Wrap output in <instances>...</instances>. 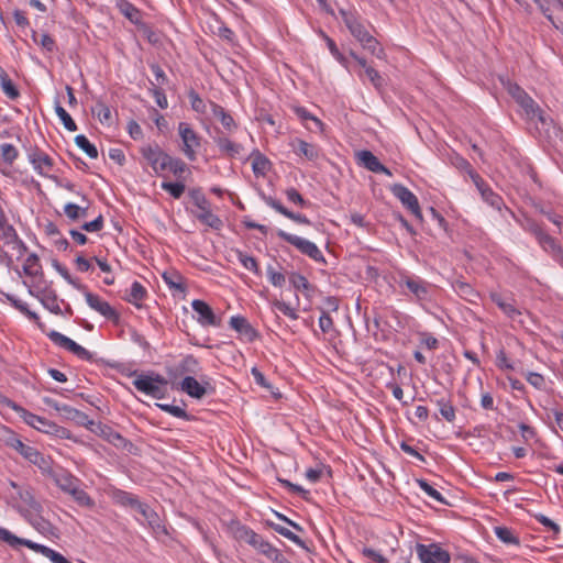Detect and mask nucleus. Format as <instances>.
<instances>
[{
	"instance_id": "f257e3e1",
	"label": "nucleus",
	"mask_w": 563,
	"mask_h": 563,
	"mask_svg": "<svg viewBox=\"0 0 563 563\" xmlns=\"http://www.w3.org/2000/svg\"><path fill=\"white\" fill-rule=\"evenodd\" d=\"M340 14L345 26L349 29L351 34L361 43V45L369 51L373 55L382 58L384 49L379 46L377 40L372 36L361 20L352 12L340 10Z\"/></svg>"
},
{
	"instance_id": "f03ea898",
	"label": "nucleus",
	"mask_w": 563,
	"mask_h": 563,
	"mask_svg": "<svg viewBox=\"0 0 563 563\" xmlns=\"http://www.w3.org/2000/svg\"><path fill=\"white\" fill-rule=\"evenodd\" d=\"M30 320L34 321L37 327L42 330V332L46 333L47 338L57 346L73 353L76 355L79 360L82 361H91L92 360V353L86 350L84 346L76 343L74 340L69 339L68 336L62 334L58 331L45 330V324L41 322V319L38 314L30 309L24 313Z\"/></svg>"
},
{
	"instance_id": "7ed1b4c3",
	"label": "nucleus",
	"mask_w": 563,
	"mask_h": 563,
	"mask_svg": "<svg viewBox=\"0 0 563 563\" xmlns=\"http://www.w3.org/2000/svg\"><path fill=\"white\" fill-rule=\"evenodd\" d=\"M397 284L402 289V294L416 302L421 303L431 299L432 285L420 276L400 271L398 272Z\"/></svg>"
},
{
	"instance_id": "20e7f679",
	"label": "nucleus",
	"mask_w": 563,
	"mask_h": 563,
	"mask_svg": "<svg viewBox=\"0 0 563 563\" xmlns=\"http://www.w3.org/2000/svg\"><path fill=\"white\" fill-rule=\"evenodd\" d=\"M8 485L12 489L10 492V499L12 500V506L16 508L24 517L26 514L41 512L42 506L35 499L33 488L27 484H18L13 481H8Z\"/></svg>"
},
{
	"instance_id": "39448f33",
	"label": "nucleus",
	"mask_w": 563,
	"mask_h": 563,
	"mask_svg": "<svg viewBox=\"0 0 563 563\" xmlns=\"http://www.w3.org/2000/svg\"><path fill=\"white\" fill-rule=\"evenodd\" d=\"M167 379L159 374L153 375H137L133 380V386L136 390L151 396L155 399H162L166 396Z\"/></svg>"
},
{
	"instance_id": "423d86ee",
	"label": "nucleus",
	"mask_w": 563,
	"mask_h": 563,
	"mask_svg": "<svg viewBox=\"0 0 563 563\" xmlns=\"http://www.w3.org/2000/svg\"><path fill=\"white\" fill-rule=\"evenodd\" d=\"M189 196L197 207L198 211L195 212V217L203 224L212 228L220 229L222 225L221 219L212 213L210 210V203L206 196L202 194L200 189H191L189 191Z\"/></svg>"
},
{
	"instance_id": "0eeeda50",
	"label": "nucleus",
	"mask_w": 563,
	"mask_h": 563,
	"mask_svg": "<svg viewBox=\"0 0 563 563\" xmlns=\"http://www.w3.org/2000/svg\"><path fill=\"white\" fill-rule=\"evenodd\" d=\"M508 92L522 108L529 120H538L541 123H545V118L538 103L520 86L516 84L510 85Z\"/></svg>"
},
{
	"instance_id": "6e6552de",
	"label": "nucleus",
	"mask_w": 563,
	"mask_h": 563,
	"mask_svg": "<svg viewBox=\"0 0 563 563\" xmlns=\"http://www.w3.org/2000/svg\"><path fill=\"white\" fill-rule=\"evenodd\" d=\"M277 236L295 246L300 253L307 255L314 262L325 264V258L322 252L313 242L298 235L287 233L283 230L277 231Z\"/></svg>"
},
{
	"instance_id": "1a4fd4ad",
	"label": "nucleus",
	"mask_w": 563,
	"mask_h": 563,
	"mask_svg": "<svg viewBox=\"0 0 563 563\" xmlns=\"http://www.w3.org/2000/svg\"><path fill=\"white\" fill-rule=\"evenodd\" d=\"M178 134L183 143L181 152L188 161H196L197 150L201 146V137L187 122L178 124Z\"/></svg>"
},
{
	"instance_id": "9d476101",
	"label": "nucleus",
	"mask_w": 563,
	"mask_h": 563,
	"mask_svg": "<svg viewBox=\"0 0 563 563\" xmlns=\"http://www.w3.org/2000/svg\"><path fill=\"white\" fill-rule=\"evenodd\" d=\"M140 151L156 175H162L167 170V164L170 161V155L164 152L159 145H144Z\"/></svg>"
},
{
	"instance_id": "9b49d317",
	"label": "nucleus",
	"mask_w": 563,
	"mask_h": 563,
	"mask_svg": "<svg viewBox=\"0 0 563 563\" xmlns=\"http://www.w3.org/2000/svg\"><path fill=\"white\" fill-rule=\"evenodd\" d=\"M35 288L36 289H34L32 286H29V294L31 296L38 299L44 308H46L52 313L63 314L59 302H64V300L58 299L56 291L52 287L45 285L44 287L36 286Z\"/></svg>"
},
{
	"instance_id": "f8f14e48",
	"label": "nucleus",
	"mask_w": 563,
	"mask_h": 563,
	"mask_svg": "<svg viewBox=\"0 0 563 563\" xmlns=\"http://www.w3.org/2000/svg\"><path fill=\"white\" fill-rule=\"evenodd\" d=\"M416 552L421 563H450V553L438 543H417Z\"/></svg>"
},
{
	"instance_id": "ddd939ff",
	"label": "nucleus",
	"mask_w": 563,
	"mask_h": 563,
	"mask_svg": "<svg viewBox=\"0 0 563 563\" xmlns=\"http://www.w3.org/2000/svg\"><path fill=\"white\" fill-rule=\"evenodd\" d=\"M0 239L5 245L16 251L18 257L23 256L27 251L26 244L19 238L13 225L8 222L5 214L0 219Z\"/></svg>"
},
{
	"instance_id": "4468645a",
	"label": "nucleus",
	"mask_w": 563,
	"mask_h": 563,
	"mask_svg": "<svg viewBox=\"0 0 563 563\" xmlns=\"http://www.w3.org/2000/svg\"><path fill=\"white\" fill-rule=\"evenodd\" d=\"M393 195L406 207L419 221H422V212L418 198L406 186L395 184L390 188Z\"/></svg>"
},
{
	"instance_id": "2eb2a0df",
	"label": "nucleus",
	"mask_w": 563,
	"mask_h": 563,
	"mask_svg": "<svg viewBox=\"0 0 563 563\" xmlns=\"http://www.w3.org/2000/svg\"><path fill=\"white\" fill-rule=\"evenodd\" d=\"M5 404L9 408L14 410L20 416V418H22L23 421L26 424H29L30 427H33L36 430L44 432V433H47L48 429H51L52 423H53L52 421H48L47 419H45L43 417H40L37 415H34V413L27 411L26 409H24L23 407H21L20 405H18L16 402H14L12 400L7 399Z\"/></svg>"
},
{
	"instance_id": "dca6fc26",
	"label": "nucleus",
	"mask_w": 563,
	"mask_h": 563,
	"mask_svg": "<svg viewBox=\"0 0 563 563\" xmlns=\"http://www.w3.org/2000/svg\"><path fill=\"white\" fill-rule=\"evenodd\" d=\"M84 290L86 302L92 310L97 311L108 320L118 321L119 313L115 311L114 308L110 306L108 301H104L98 295L86 290V288Z\"/></svg>"
},
{
	"instance_id": "f3484780",
	"label": "nucleus",
	"mask_w": 563,
	"mask_h": 563,
	"mask_svg": "<svg viewBox=\"0 0 563 563\" xmlns=\"http://www.w3.org/2000/svg\"><path fill=\"white\" fill-rule=\"evenodd\" d=\"M191 308L197 313V322L202 327L220 325V319L217 318L212 308L206 301L195 299L191 302Z\"/></svg>"
},
{
	"instance_id": "a211bd4d",
	"label": "nucleus",
	"mask_w": 563,
	"mask_h": 563,
	"mask_svg": "<svg viewBox=\"0 0 563 563\" xmlns=\"http://www.w3.org/2000/svg\"><path fill=\"white\" fill-rule=\"evenodd\" d=\"M212 140L218 146L221 155L228 158H239L244 151L242 144L231 141L219 130H217L216 135L212 136Z\"/></svg>"
},
{
	"instance_id": "6ab92c4d",
	"label": "nucleus",
	"mask_w": 563,
	"mask_h": 563,
	"mask_svg": "<svg viewBox=\"0 0 563 563\" xmlns=\"http://www.w3.org/2000/svg\"><path fill=\"white\" fill-rule=\"evenodd\" d=\"M180 388L188 396L196 399H201L208 393L209 389L213 391V387H211V385L208 382L201 384L192 376H186L181 380Z\"/></svg>"
},
{
	"instance_id": "aec40b11",
	"label": "nucleus",
	"mask_w": 563,
	"mask_h": 563,
	"mask_svg": "<svg viewBox=\"0 0 563 563\" xmlns=\"http://www.w3.org/2000/svg\"><path fill=\"white\" fill-rule=\"evenodd\" d=\"M230 327L242 335L247 342L257 339L258 332L251 325L243 316H232L229 321Z\"/></svg>"
},
{
	"instance_id": "412c9836",
	"label": "nucleus",
	"mask_w": 563,
	"mask_h": 563,
	"mask_svg": "<svg viewBox=\"0 0 563 563\" xmlns=\"http://www.w3.org/2000/svg\"><path fill=\"white\" fill-rule=\"evenodd\" d=\"M27 157L35 172L41 176H46L53 168V159L40 148L30 152Z\"/></svg>"
},
{
	"instance_id": "4be33fe9",
	"label": "nucleus",
	"mask_w": 563,
	"mask_h": 563,
	"mask_svg": "<svg viewBox=\"0 0 563 563\" xmlns=\"http://www.w3.org/2000/svg\"><path fill=\"white\" fill-rule=\"evenodd\" d=\"M23 457L30 463L36 465L43 474L52 473V459L41 453L36 448L30 445L23 454Z\"/></svg>"
},
{
	"instance_id": "5701e85b",
	"label": "nucleus",
	"mask_w": 563,
	"mask_h": 563,
	"mask_svg": "<svg viewBox=\"0 0 563 563\" xmlns=\"http://www.w3.org/2000/svg\"><path fill=\"white\" fill-rule=\"evenodd\" d=\"M55 484L66 494H68L76 485H80L81 482L79 478L74 476L66 470L60 468L59 471H54L52 468V473L48 474Z\"/></svg>"
},
{
	"instance_id": "b1692460",
	"label": "nucleus",
	"mask_w": 563,
	"mask_h": 563,
	"mask_svg": "<svg viewBox=\"0 0 563 563\" xmlns=\"http://www.w3.org/2000/svg\"><path fill=\"white\" fill-rule=\"evenodd\" d=\"M290 146L296 155L303 156L310 162H316L321 155L320 148L317 145L300 139L291 141Z\"/></svg>"
},
{
	"instance_id": "393cba45",
	"label": "nucleus",
	"mask_w": 563,
	"mask_h": 563,
	"mask_svg": "<svg viewBox=\"0 0 563 563\" xmlns=\"http://www.w3.org/2000/svg\"><path fill=\"white\" fill-rule=\"evenodd\" d=\"M473 178L484 201L494 209L500 211L504 207L503 198L498 194L494 192L487 185H485L483 179L477 174Z\"/></svg>"
},
{
	"instance_id": "a878e982",
	"label": "nucleus",
	"mask_w": 563,
	"mask_h": 563,
	"mask_svg": "<svg viewBox=\"0 0 563 563\" xmlns=\"http://www.w3.org/2000/svg\"><path fill=\"white\" fill-rule=\"evenodd\" d=\"M264 201L267 206H269L271 208L276 210L278 213L283 214L284 217H286L299 224H306V225L311 224V221L305 214L295 213V212L288 210L278 200H276L275 198H273L271 196L264 197Z\"/></svg>"
},
{
	"instance_id": "bb28decb",
	"label": "nucleus",
	"mask_w": 563,
	"mask_h": 563,
	"mask_svg": "<svg viewBox=\"0 0 563 563\" xmlns=\"http://www.w3.org/2000/svg\"><path fill=\"white\" fill-rule=\"evenodd\" d=\"M490 299L508 318L515 320L521 314V311L516 307L514 299H508L498 292H492Z\"/></svg>"
},
{
	"instance_id": "cd10ccee",
	"label": "nucleus",
	"mask_w": 563,
	"mask_h": 563,
	"mask_svg": "<svg viewBox=\"0 0 563 563\" xmlns=\"http://www.w3.org/2000/svg\"><path fill=\"white\" fill-rule=\"evenodd\" d=\"M115 7L120 13L125 16L131 23L139 25L142 22V12L129 0H117Z\"/></svg>"
},
{
	"instance_id": "c85d7f7f",
	"label": "nucleus",
	"mask_w": 563,
	"mask_h": 563,
	"mask_svg": "<svg viewBox=\"0 0 563 563\" xmlns=\"http://www.w3.org/2000/svg\"><path fill=\"white\" fill-rule=\"evenodd\" d=\"M210 107L212 115L221 122L228 132H233L238 129L235 120L223 107L216 102H211Z\"/></svg>"
},
{
	"instance_id": "c756f323",
	"label": "nucleus",
	"mask_w": 563,
	"mask_h": 563,
	"mask_svg": "<svg viewBox=\"0 0 563 563\" xmlns=\"http://www.w3.org/2000/svg\"><path fill=\"white\" fill-rule=\"evenodd\" d=\"M289 283L296 290L302 291L306 298H312L316 287L302 274L291 272L289 274Z\"/></svg>"
},
{
	"instance_id": "7c9ffc66",
	"label": "nucleus",
	"mask_w": 563,
	"mask_h": 563,
	"mask_svg": "<svg viewBox=\"0 0 563 563\" xmlns=\"http://www.w3.org/2000/svg\"><path fill=\"white\" fill-rule=\"evenodd\" d=\"M23 273L33 278L43 279L44 278V272L40 262L38 256L35 253H31L23 264Z\"/></svg>"
},
{
	"instance_id": "2f4dec72",
	"label": "nucleus",
	"mask_w": 563,
	"mask_h": 563,
	"mask_svg": "<svg viewBox=\"0 0 563 563\" xmlns=\"http://www.w3.org/2000/svg\"><path fill=\"white\" fill-rule=\"evenodd\" d=\"M111 498L115 504L124 507H131L132 509L135 510L142 503L135 495L118 488L112 490Z\"/></svg>"
},
{
	"instance_id": "473e14b6",
	"label": "nucleus",
	"mask_w": 563,
	"mask_h": 563,
	"mask_svg": "<svg viewBox=\"0 0 563 563\" xmlns=\"http://www.w3.org/2000/svg\"><path fill=\"white\" fill-rule=\"evenodd\" d=\"M541 249L554 261L562 252V245L551 235L545 233L539 241Z\"/></svg>"
},
{
	"instance_id": "72a5a7b5",
	"label": "nucleus",
	"mask_w": 563,
	"mask_h": 563,
	"mask_svg": "<svg viewBox=\"0 0 563 563\" xmlns=\"http://www.w3.org/2000/svg\"><path fill=\"white\" fill-rule=\"evenodd\" d=\"M541 249L554 261L562 252V245L551 235L545 233L539 241Z\"/></svg>"
},
{
	"instance_id": "f704fd0d",
	"label": "nucleus",
	"mask_w": 563,
	"mask_h": 563,
	"mask_svg": "<svg viewBox=\"0 0 563 563\" xmlns=\"http://www.w3.org/2000/svg\"><path fill=\"white\" fill-rule=\"evenodd\" d=\"M0 87H1L2 91L4 92V95L11 100H15L20 97L19 89L12 82V80L10 79L5 69L1 66H0Z\"/></svg>"
},
{
	"instance_id": "c9c22d12",
	"label": "nucleus",
	"mask_w": 563,
	"mask_h": 563,
	"mask_svg": "<svg viewBox=\"0 0 563 563\" xmlns=\"http://www.w3.org/2000/svg\"><path fill=\"white\" fill-rule=\"evenodd\" d=\"M356 156H357L358 163L363 167L368 169L369 172L376 173V172H378V169H380L379 167H380L382 163L371 151H367V150L360 151L356 154Z\"/></svg>"
},
{
	"instance_id": "e433bc0d",
	"label": "nucleus",
	"mask_w": 563,
	"mask_h": 563,
	"mask_svg": "<svg viewBox=\"0 0 563 563\" xmlns=\"http://www.w3.org/2000/svg\"><path fill=\"white\" fill-rule=\"evenodd\" d=\"M147 291L140 282H133L130 292L125 296V300L137 308H141V301L145 299Z\"/></svg>"
},
{
	"instance_id": "4c0bfd02",
	"label": "nucleus",
	"mask_w": 563,
	"mask_h": 563,
	"mask_svg": "<svg viewBox=\"0 0 563 563\" xmlns=\"http://www.w3.org/2000/svg\"><path fill=\"white\" fill-rule=\"evenodd\" d=\"M136 511H139L143 518L148 522V525L156 531L163 530V526L161 523V519L158 515L148 507V505L141 503L140 506L136 508Z\"/></svg>"
},
{
	"instance_id": "58836bf2",
	"label": "nucleus",
	"mask_w": 563,
	"mask_h": 563,
	"mask_svg": "<svg viewBox=\"0 0 563 563\" xmlns=\"http://www.w3.org/2000/svg\"><path fill=\"white\" fill-rule=\"evenodd\" d=\"M234 537L236 540L244 541L251 547L262 538L261 534L246 526H239L234 531Z\"/></svg>"
},
{
	"instance_id": "ea45409f",
	"label": "nucleus",
	"mask_w": 563,
	"mask_h": 563,
	"mask_svg": "<svg viewBox=\"0 0 563 563\" xmlns=\"http://www.w3.org/2000/svg\"><path fill=\"white\" fill-rule=\"evenodd\" d=\"M271 527L278 534L285 537L288 540H290L291 542H294L295 544H297L301 549H303V550H306L308 552L310 551V549L307 545V543L301 538H299L296 533H294L291 530H289L288 528H286L284 526H280V525H277V523H272Z\"/></svg>"
},
{
	"instance_id": "a19ab883",
	"label": "nucleus",
	"mask_w": 563,
	"mask_h": 563,
	"mask_svg": "<svg viewBox=\"0 0 563 563\" xmlns=\"http://www.w3.org/2000/svg\"><path fill=\"white\" fill-rule=\"evenodd\" d=\"M435 404L439 407L440 415L445 421L453 422L455 420V408L450 399L442 397L437 399Z\"/></svg>"
},
{
	"instance_id": "79ce46f5",
	"label": "nucleus",
	"mask_w": 563,
	"mask_h": 563,
	"mask_svg": "<svg viewBox=\"0 0 563 563\" xmlns=\"http://www.w3.org/2000/svg\"><path fill=\"white\" fill-rule=\"evenodd\" d=\"M91 112L102 124L111 121V110L101 99L96 101L95 106L91 108Z\"/></svg>"
},
{
	"instance_id": "37998d69",
	"label": "nucleus",
	"mask_w": 563,
	"mask_h": 563,
	"mask_svg": "<svg viewBox=\"0 0 563 563\" xmlns=\"http://www.w3.org/2000/svg\"><path fill=\"white\" fill-rule=\"evenodd\" d=\"M68 494L79 506L91 508L95 505L92 498L80 488V485H76Z\"/></svg>"
},
{
	"instance_id": "c03bdc74",
	"label": "nucleus",
	"mask_w": 563,
	"mask_h": 563,
	"mask_svg": "<svg viewBox=\"0 0 563 563\" xmlns=\"http://www.w3.org/2000/svg\"><path fill=\"white\" fill-rule=\"evenodd\" d=\"M163 279L170 289L181 292L186 290V286L183 283V276L177 272H165L163 274Z\"/></svg>"
},
{
	"instance_id": "a18cd8bd",
	"label": "nucleus",
	"mask_w": 563,
	"mask_h": 563,
	"mask_svg": "<svg viewBox=\"0 0 563 563\" xmlns=\"http://www.w3.org/2000/svg\"><path fill=\"white\" fill-rule=\"evenodd\" d=\"M55 112L57 117L60 119V121L64 124V128L70 132H74L77 130V124L73 120V118L69 115V113L60 106L59 101H55Z\"/></svg>"
},
{
	"instance_id": "49530a36",
	"label": "nucleus",
	"mask_w": 563,
	"mask_h": 563,
	"mask_svg": "<svg viewBox=\"0 0 563 563\" xmlns=\"http://www.w3.org/2000/svg\"><path fill=\"white\" fill-rule=\"evenodd\" d=\"M238 260L245 269L254 273L257 276L261 275L260 266L255 257L239 251Z\"/></svg>"
},
{
	"instance_id": "de8ad7c7",
	"label": "nucleus",
	"mask_w": 563,
	"mask_h": 563,
	"mask_svg": "<svg viewBox=\"0 0 563 563\" xmlns=\"http://www.w3.org/2000/svg\"><path fill=\"white\" fill-rule=\"evenodd\" d=\"M252 162V169L255 175H264L268 169L269 161L258 151L254 152Z\"/></svg>"
},
{
	"instance_id": "09e8293b",
	"label": "nucleus",
	"mask_w": 563,
	"mask_h": 563,
	"mask_svg": "<svg viewBox=\"0 0 563 563\" xmlns=\"http://www.w3.org/2000/svg\"><path fill=\"white\" fill-rule=\"evenodd\" d=\"M76 145L82 150L90 158H97L98 157V150L97 147L89 142V140L82 135L79 134L75 137Z\"/></svg>"
},
{
	"instance_id": "8fccbe9b",
	"label": "nucleus",
	"mask_w": 563,
	"mask_h": 563,
	"mask_svg": "<svg viewBox=\"0 0 563 563\" xmlns=\"http://www.w3.org/2000/svg\"><path fill=\"white\" fill-rule=\"evenodd\" d=\"M161 188L168 192L174 199H179L184 195L186 186L181 181H163Z\"/></svg>"
},
{
	"instance_id": "3c124183",
	"label": "nucleus",
	"mask_w": 563,
	"mask_h": 563,
	"mask_svg": "<svg viewBox=\"0 0 563 563\" xmlns=\"http://www.w3.org/2000/svg\"><path fill=\"white\" fill-rule=\"evenodd\" d=\"M495 534L506 544H519V539L514 534L512 530L507 527H495Z\"/></svg>"
},
{
	"instance_id": "603ef678",
	"label": "nucleus",
	"mask_w": 563,
	"mask_h": 563,
	"mask_svg": "<svg viewBox=\"0 0 563 563\" xmlns=\"http://www.w3.org/2000/svg\"><path fill=\"white\" fill-rule=\"evenodd\" d=\"M417 484L429 497L443 505H448L445 498L435 488H433L426 479H417Z\"/></svg>"
},
{
	"instance_id": "864d4df0",
	"label": "nucleus",
	"mask_w": 563,
	"mask_h": 563,
	"mask_svg": "<svg viewBox=\"0 0 563 563\" xmlns=\"http://www.w3.org/2000/svg\"><path fill=\"white\" fill-rule=\"evenodd\" d=\"M167 170L173 173L175 177L180 178L181 175L188 170V166L183 159L170 156V161L167 164Z\"/></svg>"
},
{
	"instance_id": "5fc2aeb1",
	"label": "nucleus",
	"mask_w": 563,
	"mask_h": 563,
	"mask_svg": "<svg viewBox=\"0 0 563 563\" xmlns=\"http://www.w3.org/2000/svg\"><path fill=\"white\" fill-rule=\"evenodd\" d=\"M272 305L276 310L280 311L283 314L290 318L291 320H297L299 318L296 308L291 307L284 300L275 299L272 302Z\"/></svg>"
},
{
	"instance_id": "6e6d98bb",
	"label": "nucleus",
	"mask_w": 563,
	"mask_h": 563,
	"mask_svg": "<svg viewBox=\"0 0 563 563\" xmlns=\"http://www.w3.org/2000/svg\"><path fill=\"white\" fill-rule=\"evenodd\" d=\"M266 275L269 283L275 287L282 288L286 284V276L282 272L276 271L272 265L267 266Z\"/></svg>"
},
{
	"instance_id": "4d7b16f0",
	"label": "nucleus",
	"mask_w": 563,
	"mask_h": 563,
	"mask_svg": "<svg viewBox=\"0 0 563 563\" xmlns=\"http://www.w3.org/2000/svg\"><path fill=\"white\" fill-rule=\"evenodd\" d=\"M156 406L161 410L172 415L173 417L180 418V419H186V420L189 418L187 411L184 408L179 407V406L169 405V404H156Z\"/></svg>"
},
{
	"instance_id": "13d9d810",
	"label": "nucleus",
	"mask_w": 563,
	"mask_h": 563,
	"mask_svg": "<svg viewBox=\"0 0 563 563\" xmlns=\"http://www.w3.org/2000/svg\"><path fill=\"white\" fill-rule=\"evenodd\" d=\"M0 151L2 159L8 164H12L19 155L16 147L9 143L1 144Z\"/></svg>"
},
{
	"instance_id": "bf43d9fd",
	"label": "nucleus",
	"mask_w": 563,
	"mask_h": 563,
	"mask_svg": "<svg viewBox=\"0 0 563 563\" xmlns=\"http://www.w3.org/2000/svg\"><path fill=\"white\" fill-rule=\"evenodd\" d=\"M366 77L368 78L369 82L375 87L377 90H382L384 87V78L382 75L372 66L366 67V70L364 71Z\"/></svg>"
},
{
	"instance_id": "052dcab7",
	"label": "nucleus",
	"mask_w": 563,
	"mask_h": 563,
	"mask_svg": "<svg viewBox=\"0 0 563 563\" xmlns=\"http://www.w3.org/2000/svg\"><path fill=\"white\" fill-rule=\"evenodd\" d=\"M523 229L528 233L532 234L537 241H539L547 233L538 222L531 219L526 221Z\"/></svg>"
},
{
	"instance_id": "680f3d73",
	"label": "nucleus",
	"mask_w": 563,
	"mask_h": 563,
	"mask_svg": "<svg viewBox=\"0 0 563 563\" xmlns=\"http://www.w3.org/2000/svg\"><path fill=\"white\" fill-rule=\"evenodd\" d=\"M285 195H286L288 201H290L295 205H298L301 208H305L309 205V201L303 199V197L300 195V192L294 187L286 189Z\"/></svg>"
},
{
	"instance_id": "e2e57ef3",
	"label": "nucleus",
	"mask_w": 563,
	"mask_h": 563,
	"mask_svg": "<svg viewBox=\"0 0 563 563\" xmlns=\"http://www.w3.org/2000/svg\"><path fill=\"white\" fill-rule=\"evenodd\" d=\"M320 311L321 316L319 318V328L323 333H329L334 328L333 319L323 308H320Z\"/></svg>"
},
{
	"instance_id": "0e129e2a",
	"label": "nucleus",
	"mask_w": 563,
	"mask_h": 563,
	"mask_svg": "<svg viewBox=\"0 0 563 563\" xmlns=\"http://www.w3.org/2000/svg\"><path fill=\"white\" fill-rule=\"evenodd\" d=\"M0 541L8 543L12 548H18L21 542V538L13 534L5 528L0 527Z\"/></svg>"
},
{
	"instance_id": "69168bd1",
	"label": "nucleus",
	"mask_w": 563,
	"mask_h": 563,
	"mask_svg": "<svg viewBox=\"0 0 563 563\" xmlns=\"http://www.w3.org/2000/svg\"><path fill=\"white\" fill-rule=\"evenodd\" d=\"M188 97H189L192 110H195L196 112H200V113L206 112V103L195 90H190L188 93Z\"/></svg>"
},
{
	"instance_id": "338daca9",
	"label": "nucleus",
	"mask_w": 563,
	"mask_h": 563,
	"mask_svg": "<svg viewBox=\"0 0 563 563\" xmlns=\"http://www.w3.org/2000/svg\"><path fill=\"white\" fill-rule=\"evenodd\" d=\"M362 553L365 558L371 560L374 563H388V560L378 551L371 549V548H364L362 550Z\"/></svg>"
},
{
	"instance_id": "774afa93",
	"label": "nucleus",
	"mask_w": 563,
	"mask_h": 563,
	"mask_svg": "<svg viewBox=\"0 0 563 563\" xmlns=\"http://www.w3.org/2000/svg\"><path fill=\"white\" fill-rule=\"evenodd\" d=\"M547 419H553L558 428L563 432V411L558 408L547 409Z\"/></svg>"
}]
</instances>
